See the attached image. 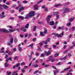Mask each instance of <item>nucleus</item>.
<instances>
[{
	"label": "nucleus",
	"instance_id": "7c9ffc66",
	"mask_svg": "<svg viewBox=\"0 0 75 75\" xmlns=\"http://www.w3.org/2000/svg\"><path fill=\"white\" fill-rule=\"evenodd\" d=\"M43 42L42 41V42H41L40 43H39V44L40 45V46H42V45L43 44Z\"/></svg>",
	"mask_w": 75,
	"mask_h": 75
},
{
	"label": "nucleus",
	"instance_id": "c03bdc74",
	"mask_svg": "<svg viewBox=\"0 0 75 75\" xmlns=\"http://www.w3.org/2000/svg\"><path fill=\"white\" fill-rule=\"evenodd\" d=\"M41 57H45V56H44V54L42 53L41 54Z\"/></svg>",
	"mask_w": 75,
	"mask_h": 75
},
{
	"label": "nucleus",
	"instance_id": "c756f323",
	"mask_svg": "<svg viewBox=\"0 0 75 75\" xmlns=\"http://www.w3.org/2000/svg\"><path fill=\"white\" fill-rule=\"evenodd\" d=\"M67 55L68 56H69V57H71V54L69 53H67Z\"/></svg>",
	"mask_w": 75,
	"mask_h": 75
},
{
	"label": "nucleus",
	"instance_id": "774afa93",
	"mask_svg": "<svg viewBox=\"0 0 75 75\" xmlns=\"http://www.w3.org/2000/svg\"><path fill=\"white\" fill-rule=\"evenodd\" d=\"M67 75H72V73H68L67 74Z\"/></svg>",
	"mask_w": 75,
	"mask_h": 75
},
{
	"label": "nucleus",
	"instance_id": "f257e3e1",
	"mask_svg": "<svg viewBox=\"0 0 75 75\" xmlns=\"http://www.w3.org/2000/svg\"><path fill=\"white\" fill-rule=\"evenodd\" d=\"M33 16H34V11H32L30 12V13L27 15H26V17H25V19H28L29 18H30Z\"/></svg>",
	"mask_w": 75,
	"mask_h": 75
},
{
	"label": "nucleus",
	"instance_id": "0e129e2a",
	"mask_svg": "<svg viewBox=\"0 0 75 75\" xmlns=\"http://www.w3.org/2000/svg\"><path fill=\"white\" fill-rule=\"evenodd\" d=\"M55 45H59V42H57L55 44Z\"/></svg>",
	"mask_w": 75,
	"mask_h": 75
},
{
	"label": "nucleus",
	"instance_id": "72a5a7b5",
	"mask_svg": "<svg viewBox=\"0 0 75 75\" xmlns=\"http://www.w3.org/2000/svg\"><path fill=\"white\" fill-rule=\"evenodd\" d=\"M61 64V62H59V63H57L56 65H60Z\"/></svg>",
	"mask_w": 75,
	"mask_h": 75
},
{
	"label": "nucleus",
	"instance_id": "423d86ee",
	"mask_svg": "<svg viewBox=\"0 0 75 75\" xmlns=\"http://www.w3.org/2000/svg\"><path fill=\"white\" fill-rule=\"evenodd\" d=\"M45 54L46 55L48 56V55H50V54H51V52L50 51H49L47 52V51H45Z\"/></svg>",
	"mask_w": 75,
	"mask_h": 75
},
{
	"label": "nucleus",
	"instance_id": "a211bd4d",
	"mask_svg": "<svg viewBox=\"0 0 75 75\" xmlns=\"http://www.w3.org/2000/svg\"><path fill=\"white\" fill-rule=\"evenodd\" d=\"M58 14H59V12H54V13L53 15H54V16H56V15H58Z\"/></svg>",
	"mask_w": 75,
	"mask_h": 75
},
{
	"label": "nucleus",
	"instance_id": "f8f14e48",
	"mask_svg": "<svg viewBox=\"0 0 75 75\" xmlns=\"http://www.w3.org/2000/svg\"><path fill=\"white\" fill-rule=\"evenodd\" d=\"M29 25H30V24L29 23L27 24L25 26L24 28H28V27H29Z\"/></svg>",
	"mask_w": 75,
	"mask_h": 75
},
{
	"label": "nucleus",
	"instance_id": "09e8293b",
	"mask_svg": "<svg viewBox=\"0 0 75 75\" xmlns=\"http://www.w3.org/2000/svg\"><path fill=\"white\" fill-rule=\"evenodd\" d=\"M45 11H48V8H46L45 9Z\"/></svg>",
	"mask_w": 75,
	"mask_h": 75
},
{
	"label": "nucleus",
	"instance_id": "3c124183",
	"mask_svg": "<svg viewBox=\"0 0 75 75\" xmlns=\"http://www.w3.org/2000/svg\"><path fill=\"white\" fill-rule=\"evenodd\" d=\"M52 17V15H50L47 16V18H51Z\"/></svg>",
	"mask_w": 75,
	"mask_h": 75
},
{
	"label": "nucleus",
	"instance_id": "bb28decb",
	"mask_svg": "<svg viewBox=\"0 0 75 75\" xmlns=\"http://www.w3.org/2000/svg\"><path fill=\"white\" fill-rule=\"evenodd\" d=\"M21 66L22 65H25V63L24 62H22L21 63Z\"/></svg>",
	"mask_w": 75,
	"mask_h": 75
},
{
	"label": "nucleus",
	"instance_id": "37998d69",
	"mask_svg": "<svg viewBox=\"0 0 75 75\" xmlns=\"http://www.w3.org/2000/svg\"><path fill=\"white\" fill-rule=\"evenodd\" d=\"M47 23H49V22H50V18H47Z\"/></svg>",
	"mask_w": 75,
	"mask_h": 75
},
{
	"label": "nucleus",
	"instance_id": "dca6fc26",
	"mask_svg": "<svg viewBox=\"0 0 75 75\" xmlns=\"http://www.w3.org/2000/svg\"><path fill=\"white\" fill-rule=\"evenodd\" d=\"M9 66V65L8 64H7V63L6 62L4 64V66H5V68H6V67H8Z\"/></svg>",
	"mask_w": 75,
	"mask_h": 75
},
{
	"label": "nucleus",
	"instance_id": "13d9d810",
	"mask_svg": "<svg viewBox=\"0 0 75 75\" xmlns=\"http://www.w3.org/2000/svg\"><path fill=\"white\" fill-rule=\"evenodd\" d=\"M12 57H10V58H9L8 59V60H10V61H12Z\"/></svg>",
	"mask_w": 75,
	"mask_h": 75
},
{
	"label": "nucleus",
	"instance_id": "2f4dec72",
	"mask_svg": "<svg viewBox=\"0 0 75 75\" xmlns=\"http://www.w3.org/2000/svg\"><path fill=\"white\" fill-rule=\"evenodd\" d=\"M18 49L19 51H21V50H22V48H21L20 47H18Z\"/></svg>",
	"mask_w": 75,
	"mask_h": 75
},
{
	"label": "nucleus",
	"instance_id": "a878e982",
	"mask_svg": "<svg viewBox=\"0 0 75 75\" xmlns=\"http://www.w3.org/2000/svg\"><path fill=\"white\" fill-rule=\"evenodd\" d=\"M20 63H18L16 65V67L17 68L19 66H20Z\"/></svg>",
	"mask_w": 75,
	"mask_h": 75
},
{
	"label": "nucleus",
	"instance_id": "6e6d98bb",
	"mask_svg": "<svg viewBox=\"0 0 75 75\" xmlns=\"http://www.w3.org/2000/svg\"><path fill=\"white\" fill-rule=\"evenodd\" d=\"M9 19H10V20H13L14 19V18L11 17L9 18Z\"/></svg>",
	"mask_w": 75,
	"mask_h": 75
},
{
	"label": "nucleus",
	"instance_id": "c85d7f7f",
	"mask_svg": "<svg viewBox=\"0 0 75 75\" xmlns=\"http://www.w3.org/2000/svg\"><path fill=\"white\" fill-rule=\"evenodd\" d=\"M59 55V53H56L55 54V57H58V56Z\"/></svg>",
	"mask_w": 75,
	"mask_h": 75
},
{
	"label": "nucleus",
	"instance_id": "de8ad7c7",
	"mask_svg": "<svg viewBox=\"0 0 75 75\" xmlns=\"http://www.w3.org/2000/svg\"><path fill=\"white\" fill-rule=\"evenodd\" d=\"M39 70H36V71H35L34 72V74H36V73H37L38 72H39Z\"/></svg>",
	"mask_w": 75,
	"mask_h": 75
},
{
	"label": "nucleus",
	"instance_id": "4d7b16f0",
	"mask_svg": "<svg viewBox=\"0 0 75 75\" xmlns=\"http://www.w3.org/2000/svg\"><path fill=\"white\" fill-rule=\"evenodd\" d=\"M51 60V62H54L55 61V60L54 59H52Z\"/></svg>",
	"mask_w": 75,
	"mask_h": 75
},
{
	"label": "nucleus",
	"instance_id": "49530a36",
	"mask_svg": "<svg viewBox=\"0 0 75 75\" xmlns=\"http://www.w3.org/2000/svg\"><path fill=\"white\" fill-rule=\"evenodd\" d=\"M32 57V55H30L29 56V60H31V58Z\"/></svg>",
	"mask_w": 75,
	"mask_h": 75
},
{
	"label": "nucleus",
	"instance_id": "a19ab883",
	"mask_svg": "<svg viewBox=\"0 0 75 75\" xmlns=\"http://www.w3.org/2000/svg\"><path fill=\"white\" fill-rule=\"evenodd\" d=\"M50 40H51L50 39V38H48L46 41H47V42H49V41H50Z\"/></svg>",
	"mask_w": 75,
	"mask_h": 75
},
{
	"label": "nucleus",
	"instance_id": "864d4df0",
	"mask_svg": "<svg viewBox=\"0 0 75 75\" xmlns=\"http://www.w3.org/2000/svg\"><path fill=\"white\" fill-rule=\"evenodd\" d=\"M75 30V27H73L72 28V31H74V30Z\"/></svg>",
	"mask_w": 75,
	"mask_h": 75
},
{
	"label": "nucleus",
	"instance_id": "412c9836",
	"mask_svg": "<svg viewBox=\"0 0 75 75\" xmlns=\"http://www.w3.org/2000/svg\"><path fill=\"white\" fill-rule=\"evenodd\" d=\"M44 30L45 31L43 32L44 34H47V29H46V28H45Z\"/></svg>",
	"mask_w": 75,
	"mask_h": 75
},
{
	"label": "nucleus",
	"instance_id": "0eeeda50",
	"mask_svg": "<svg viewBox=\"0 0 75 75\" xmlns=\"http://www.w3.org/2000/svg\"><path fill=\"white\" fill-rule=\"evenodd\" d=\"M4 15V11H3L2 13V15H0V17H1V18H4V17H6V16H5V15Z\"/></svg>",
	"mask_w": 75,
	"mask_h": 75
},
{
	"label": "nucleus",
	"instance_id": "8fccbe9b",
	"mask_svg": "<svg viewBox=\"0 0 75 75\" xmlns=\"http://www.w3.org/2000/svg\"><path fill=\"white\" fill-rule=\"evenodd\" d=\"M37 18H38V17H39V16H40V14L38 13H37Z\"/></svg>",
	"mask_w": 75,
	"mask_h": 75
},
{
	"label": "nucleus",
	"instance_id": "9b49d317",
	"mask_svg": "<svg viewBox=\"0 0 75 75\" xmlns=\"http://www.w3.org/2000/svg\"><path fill=\"white\" fill-rule=\"evenodd\" d=\"M24 9V7H22L20 8L19 10V12H21V11H23Z\"/></svg>",
	"mask_w": 75,
	"mask_h": 75
},
{
	"label": "nucleus",
	"instance_id": "603ef678",
	"mask_svg": "<svg viewBox=\"0 0 75 75\" xmlns=\"http://www.w3.org/2000/svg\"><path fill=\"white\" fill-rule=\"evenodd\" d=\"M33 45H34V44H32L30 45H29V46L31 47V48H33Z\"/></svg>",
	"mask_w": 75,
	"mask_h": 75
},
{
	"label": "nucleus",
	"instance_id": "4468645a",
	"mask_svg": "<svg viewBox=\"0 0 75 75\" xmlns=\"http://www.w3.org/2000/svg\"><path fill=\"white\" fill-rule=\"evenodd\" d=\"M53 56L52 55H51L50 56L49 58L48 59H50V60H51V59H53Z\"/></svg>",
	"mask_w": 75,
	"mask_h": 75
},
{
	"label": "nucleus",
	"instance_id": "ea45409f",
	"mask_svg": "<svg viewBox=\"0 0 75 75\" xmlns=\"http://www.w3.org/2000/svg\"><path fill=\"white\" fill-rule=\"evenodd\" d=\"M43 42L44 43V44H47V41H46L45 42L44 41H43Z\"/></svg>",
	"mask_w": 75,
	"mask_h": 75
},
{
	"label": "nucleus",
	"instance_id": "f3484780",
	"mask_svg": "<svg viewBox=\"0 0 75 75\" xmlns=\"http://www.w3.org/2000/svg\"><path fill=\"white\" fill-rule=\"evenodd\" d=\"M19 18L21 20H24V17H23L22 16H18Z\"/></svg>",
	"mask_w": 75,
	"mask_h": 75
},
{
	"label": "nucleus",
	"instance_id": "a18cd8bd",
	"mask_svg": "<svg viewBox=\"0 0 75 75\" xmlns=\"http://www.w3.org/2000/svg\"><path fill=\"white\" fill-rule=\"evenodd\" d=\"M24 69H27L28 68V67L27 66H25L24 67Z\"/></svg>",
	"mask_w": 75,
	"mask_h": 75
},
{
	"label": "nucleus",
	"instance_id": "1a4fd4ad",
	"mask_svg": "<svg viewBox=\"0 0 75 75\" xmlns=\"http://www.w3.org/2000/svg\"><path fill=\"white\" fill-rule=\"evenodd\" d=\"M2 7L4 8L5 9H7L8 8V6L4 4L2 5Z\"/></svg>",
	"mask_w": 75,
	"mask_h": 75
},
{
	"label": "nucleus",
	"instance_id": "680f3d73",
	"mask_svg": "<svg viewBox=\"0 0 75 75\" xmlns=\"http://www.w3.org/2000/svg\"><path fill=\"white\" fill-rule=\"evenodd\" d=\"M14 41L16 42L17 41V38H15Z\"/></svg>",
	"mask_w": 75,
	"mask_h": 75
},
{
	"label": "nucleus",
	"instance_id": "69168bd1",
	"mask_svg": "<svg viewBox=\"0 0 75 75\" xmlns=\"http://www.w3.org/2000/svg\"><path fill=\"white\" fill-rule=\"evenodd\" d=\"M67 58V56L66 55L64 57V58H63V59H66Z\"/></svg>",
	"mask_w": 75,
	"mask_h": 75
},
{
	"label": "nucleus",
	"instance_id": "e433bc0d",
	"mask_svg": "<svg viewBox=\"0 0 75 75\" xmlns=\"http://www.w3.org/2000/svg\"><path fill=\"white\" fill-rule=\"evenodd\" d=\"M8 27L11 29H13V27L12 26L9 25L8 26Z\"/></svg>",
	"mask_w": 75,
	"mask_h": 75
},
{
	"label": "nucleus",
	"instance_id": "9d476101",
	"mask_svg": "<svg viewBox=\"0 0 75 75\" xmlns=\"http://www.w3.org/2000/svg\"><path fill=\"white\" fill-rule=\"evenodd\" d=\"M34 8L35 10H38V6L37 4H35L34 6Z\"/></svg>",
	"mask_w": 75,
	"mask_h": 75
},
{
	"label": "nucleus",
	"instance_id": "338daca9",
	"mask_svg": "<svg viewBox=\"0 0 75 75\" xmlns=\"http://www.w3.org/2000/svg\"><path fill=\"white\" fill-rule=\"evenodd\" d=\"M72 44L73 45L74 47H75V43L74 42H73Z\"/></svg>",
	"mask_w": 75,
	"mask_h": 75
},
{
	"label": "nucleus",
	"instance_id": "e2e57ef3",
	"mask_svg": "<svg viewBox=\"0 0 75 75\" xmlns=\"http://www.w3.org/2000/svg\"><path fill=\"white\" fill-rule=\"evenodd\" d=\"M18 56H16L14 58V59H16L17 58H18Z\"/></svg>",
	"mask_w": 75,
	"mask_h": 75
},
{
	"label": "nucleus",
	"instance_id": "ddd939ff",
	"mask_svg": "<svg viewBox=\"0 0 75 75\" xmlns=\"http://www.w3.org/2000/svg\"><path fill=\"white\" fill-rule=\"evenodd\" d=\"M40 35H41V36H42V37H43V36H44V35H45L43 32L40 31Z\"/></svg>",
	"mask_w": 75,
	"mask_h": 75
},
{
	"label": "nucleus",
	"instance_id": "052dcab7",
	"mask_svg": "<svg viewBox=\"0 0 75 75\" xmlns=\"http://www.w3.org/2000/svg\"><path fill=\"white\" fill-rule=\"evenodd\" d=\"M67 26H70V25H71V23H67Z\"/></svg>",
	"mask_w": 75,
	"mask_h": 75
},
{
	"label": "nucleus",
	"instance_id": "2eb2a0df",
	"mask_svg": "<svg viewBox=\"0 0 75 75\" xmlns=\"http://www.w3.org/2000/svg\"><path fill=\"white\" fill-rule=\"evenodd\" d=\"M59 6H61V5L60 4L55 5V7H59Z\"/></svg>",
	"mask_w": 75,
	"mask_h": 75
},
{
	"label": "nucleus",
	"instance_id": "f03ea898",
	"mask_svg": "<svg viewBox=\"0 0 75 75\" xmlns=\"http://www.w3.org/2000/svg\"><path fill=\"white\" fill-rule=\"evenodd\" d=\"M9 31H8V30H7L6 29H0V31H3V32H4V33H10V32L12 33L16 31V30H15V29L12 30L10 29H9Z\"/></svg>",
	"mask_w": 75,
	"mask_h": 75
},
{
	"label": "nucleus",
	"instance_id": "4c0bfd02",
	"mask_svg": "<svg viewBox=\"0 0 75 75\" xmlns=\"http://www.w3.org/2000/svg\"><path fill=\"white\" fill-rule=\"evenodd\" d=\"M22 3H28V1H23Z\"/></svg>",
	"mask_w": 75,
	"mask_h": 75
},
{
	"label": "nucleus",
	"instance_id": "7ed1b4c3",
	"mask_svg": "<svg viewBox=\"0 0 75 75\" xmlns=\"http://www.w3.org/2000/svg\"><path fill=\"white\" fill-rule=\"evenodd\" d=\"M52 34L54 35H55L56 37H57L58 38H59L60 37H62V36L64 35V32H62V33H60L59 35L58 33L55 34V33H53Z\"/></svg>",
	"mask_w": 75,
	"mask_h": 75
},
{
	"label": "nucleus",
	"instance_id": "39448f33",
	"mask_svg": "<svg viewBox=\"0 0 75 75\" xmlns=\"http://www.w3.org/2000/svg\"><path fill=\"white\" fill-rule=\"evenodd\" d=\"M13 39L11 38L10 40V42L9 41H8L7 42V44L8 45H11V44L13 43Z\"/></svg>",
	"mask_w": 75,
	"mask_h": 75
},
{
	"label": "nucleus",
	"instance_id": "b1692460",
	"mask_svg": "<svg viewBox=\"0 0 75 75\" xmlns=\"http://www.w3.org/2000/svg\"><path fill=\"white\" fill-rule=\"evenodd\" d=\"M36 28H37V26H34L33 27V31H35L36 30Z\"/></svg>",
	"mask_w": 75,
	"mask_h": 75
},
{
	"label": "nucleus",
	"instance_id": "20e7f679",
	"mask_svg": "<svg viewBox=\"0 0 75 75\" xmlns=\"http://www.w3.org/2000/svg\"><path fill=\"white\" fill-rule=\"evenodd\" d=\"M63 10L64 11V13H65L67 12H69L70 10V9L68 8V7L65 6L64 8H63Z\"/></svg>",
	"mask_w": 75,
	"mask_h": 75
},
{
	"label": "nucleus",
	"instance_id": "f704fd0d",
	"mask_svg": "<svg viewBox=\"0 0 75 75\" xmlns=\"http://www.w3.org/2000/svg\"><path fill=\"white\" fill-rule=\"evenodd\" d=\"M43 1V0H41L38 2L37 3L38 4H40V3H42V2Z\"/></svg>",
	"mask_w": 75,
	"mask_h": 75
},
{
	"label": "nucleus",
	"instance_id": "bf43d9fd",
	"mask_svg": "<svg viewBox=\"0 0 75 75\" xmlns=\"http://www.w3.org/2000/svg\"><path fill=\"white\" fill-rule=\"evenodd\" d=\"M52 68H53V69H57V68L55 67V66H52Z\"/></svg>",
	"mask_w": 75,
	"mask_h": 75
},
{
	"label": "nucleus",
	"instance_id": "aec40b11",
	"mask_svg": "<svg viewBox=\"0 0 75 75\" xmlns=\"http://www.w3.org/2000/svg\"><path fill=\"white\" fill-rule=\"evenodd\" d=\"M75 19V18L74 17H72L70 19V21H74Z\"/></svg>",
	"mask_w": 75,
	"mask_h": 75
},
{
	"label": "nucleus",
	"instance_id": "5701e85b",
	"mask_svg": "<svg viewBox=\"0 0 75 75\" xmlns=\"http://www.w3.org/2000/svg\"><path fill=\"white\" fill-rule=\"evenodd\" d=\"M64 29V27H59V28L58 30H63Z\"/></svg>",
	"mask_w": 75,
	"mask_h": 75
},
{
	"label": "nucleus",
	"instance_id": "79ce46f5",
	"mask_svg": "<svg viewBox=\"0 0 75 75\" xmlns=\"http://www.w3.org/2000/svg\"><path fill=\"white\" fill-rule=\"evenodd\" d=\"M11 71H10L9 72H7V75H10V74H11Z\"/></svg>",
	"mask_w": 75,
	"mask_h": 75
},
{
	"label": "nucleus",
	"instance_id": "4be33fe9",
	"mask_svg": "<svg viewBox=\"0 0 75 75\" xmlns=\"http://www.w3.org/2000/svg\"><path fill=\"white\" fill-rule=\"evenodd\" d=\"M24 29V26H22L20 29V30H21V31H23Z\"/></svg>",
	"mask_w": 75,
	"mask_h": 75
},
{
	"label": "nucleus",
	"instance_id": "cd10ccee",
	"mask_svg": "<svg viewBox=\"0 0 75 75\" xmlns=\"http://www.w3.org/2000/svg\"><path fill=\"white\" fill-rule=\"evenodd\" d=\"M34 66L35 68H36V67H38V64H36L34 65Z\"/></svg>",
	"mask_w": 75,
	"mask_h": 75
},
{
	"label": "nucleus",
	"instance_id": "58836bf2",
	"mask_svg": "<svg viewBox=\"0 0 75 75\" xmlns=\"http://www.w3.org/2000/svg\"><path fill=\"white\" fill-rule=\"evenodd\" d=\"M35 55L36 56H39V53L38 52H36Z\"/></svg>",
	"mask_w": 75,
	"mask_h": 75
},
{
	"label": "nucleus",
	"instance_id": "c9c22d12",
	"mask_svg": "<svg viewBox=\"0 0 75 75\" xmlns=\"http://www.w3.org/2000/svg\"><path fill=\"white\" fill-rule=\"evenodd\" d=\"M13 54V53H12L11 52H9V53H8V55H11Z\"/></svg>",
	"mask_w": 75,
	"mask_h": 75
},
{
	"label": "nucleus",
	"instance_id": "393cba45",
	"mask_svg": "<svg viewBox=\"0 0 75 75\" xmlns=\"http://www.w3.org/2000/svg\"><path fill=\"white\" fill-rule=\"evenodd\" d=\"M2 7H3V6L0 4V11H1L3 10V8H2Z\"/></svg>",
	"mask_w": 75,
	"mask_h": 75
},
{
	"label": "nucleus",
	"instance_id": "6ab92c4d",
	"mask_svg": "<svg viewBox=\"0 0 75 75\" xmlns=\"http://www.w3.org/2000/svg\"><path fill=\"white\" fill-rule=\"evenodd\" d=\"M50 25H54V23L53 21H51L50 22Z\"/></svg>",
	"mask_w": 75,
	"mask_h": 75
},
{
	"label": "nucleus",
	"instance_id": "6e6552de",
	"mask_svg": "<svg viewBox=\"0 0 75 75\" xmlns=\"http://www.w3.org/2000/svg\"><path fill=\"white\" fill-rule=\"evenodd\" d=\"M71 68V67H68L67 69H64V71H61V72L63 73V72H65V71H68V69H69Z\"/></svg>",
	"mask_w": 75,
	"mask_h": 75
},
{
	"label": "nucleus",
	"instance_id": "5fc2aeb1",
	"mask_svg": "<svg viewBox=\"0 0 75 75\" xmlns=\"http://www.w3.org/2000/svg\"><path fill=\"white\" fill-rule=\"evenodd\" d=\"M10 52V51L8 50H7L6 51V53H7V54H8L9 52Z\"/></svg>",
	"mask_w": 75,
	"mask_h": 75
},
{
	"label": "nucleus",
	"instance_id": "473e14b6",
	"mask_svg": "<svg viewBox=\"0 0 75 75\" xmlns=\"http://www.w3.org/2000/svg\"><path fill=\"white\" fill-rule=\"evenodd\" d=\"M21 71L22 73H24V72H25V69H23Z\"/></svg>",
	"mask_w": 75,
	"mask_h": 75
}]
</instances>
